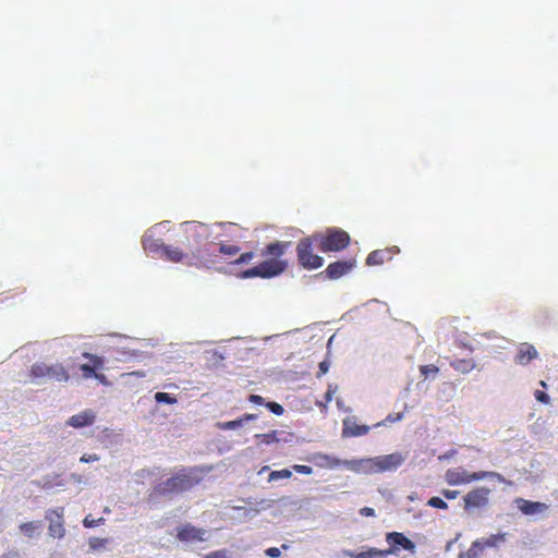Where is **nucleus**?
Segmentation results:
<instances>
[{
	"mask_svg": "<svg viewBox=\"0 0 558 558\" xmlns=\"http://www.w3.org/2000/svg\"><path fill=\"white\" fill-rule=\"evenodd\" d=\"M427 505L433 508H437V509H447L448 508L447 502L445 500H442L440 497H432L427 501Z\"/></svg>",
	"mask_w": 558,
	"mask_h": 558,
	"instance_id": "34",
	"label": "nucleus"
},
{
	"mask_svg": "<svg viewBox=\"0 0 558 558\" xmlns=\"http://www.w3.org/2000/svg\"><path fill=\"white\" fill-rule=\"evenodd\" d=\"M482 545L474 541L466 551H461L458 558H480L483 554Z\"/></svg>",
	"mask_w": 558,
	"mask_h": 558,
	"instance_id": "25",
	"label": "nucleus"
},
{
	"mask_svg": "<svg viewBox=\"0 0 558 558\" xmlns=\"http://www.w3.org/2000/svg\"><path fill=\"white\" fill-rule=\"evenodd\" d=\"M290 244V242L280 241L267 244L263 250L262 255L268 258L258 264L257 266L244 270L241 277L272 278L282 274L288 267V262L284 259H280V257L286 253Z\"/></svg>",
	"mask_w": 558,
	"mask_h": 558,
	"instance_id": "2",
	"label": "nucleus"
},
{
	"mask_svg": "<svg viewBox=\"0 0 558 558\" xmlns=\"http://www.w3.org/2000/svg\"><path fill=\"white\" fill-rule=\"evenodd\" d=\"M257 414H253V413H246L244 414L242 417H240L241 420H243V423L244 422H248V421H254L257 418Z\"/></svg>",
	"mask_w": 558,
	"mask_h": 558,
	"instance_id": "49",
	"label": "nucleus"
},
{
	"mask_svg": "<svg viewBox=\"0 0 558 558\" xmlns=\"http://www.w3.org/2000/svg\"><path fill=\"white\" fill-rule=\"evenodd\" d=\"M360 513L362 515H365V517H374L375 515V510L373 508H369V507H364L360 510Z\"/></svg>",
	"mask_w": 558,
	"mask_h": 558,
	"instance_id": "47",
	"label": "nucleus"
},
{
	"mask_svg": "<svg viewBox=\"0 0 558 558\" xmlns=\"http://www.w3.org/2000/svg\"><path fill=\"white\" fill-rule=\"evenodd\" d=\"M64 509L58 507L46 511L45 519L49 522L48 533L53 538H63L65 535L64 527Z\"/></svg>",
	"mask_w": 558,
	"mask_h": 558,
	"instance_id": "10",
	"label": "nucleus"
},
{
	"mask_svg": "<svg viewBox=\"0 0 558 558\" xmlns=\"http://www.w3.org/2000/svg\"><path fill=\"white\" fill-rule=\"evenodd\" d=\"M377 473L391 472L397 470L403 462L404 457L400 452L375 457Z\"/></svg>",
	"mask_w": 558,
	"mask_h": 558,
	"instance_id": "13",
	"label": "nucleus"
},
{
	"mask_svg": "<svg viewBox=\"0 0 558 558\" xmlns=\"http://www.w3.org/2000/svg\"><path fill=\"white\" fill-rule=\"evenodd\" d=\"M254 258L253 252H246L241 254L234 262V264H246L250 263Z\"/></svg>",
	"mask_w": 558,
	"mask_h": 558,
	"instance_id": "36",
	"label": "nucleus"
},
{
	"mask_svg": "<svg viewBox=\"0 0 558 558\" xmlns=\"http://www.w3.org/2000/svg\"><path fill=\"white\" fill-rule=\"evenodd\" d=\"M83 356L89 360L90 364H82L80 369L83 373L84 378H93L96 376L97 371L104 368L105 360L101 356L84 352Z\"/></svg>",
	"mask_w": 558,
	"mask_h": 558,
	"instance_id": "17",
	"label": "nucleus"
},
{
	"mask_svg": "<svg viewBox=\"0 0 558 558\" xmlns=\"http://www.w3.org/2000/svg\"><path fill=\"white\" fill-rule=\"evenodd\" d=\"M292 469L296 472V473H300V474H305V475H310L313 473V469L308 465H304V464H294L292 466Z\"/></svg>",
	"mask_w": 558,
	"mask_h": 558,
	"instance_id": "37",
	"label": "nucleus"
},
{
	"mask_svg": "<svg viewBox=\"0 0 558 558\" xmlns=\"http://www.w3.org/2000/svg\"><path fill=\"white\" fill-rule=\"evenodd\" d=\"M107 543V539L99 538V537H93L89 539V546L92 549H98L100 547H104Z\"/></svg>",
	"mask_w": 558,
	"mask_h": 558,
	"instance_id": "38",
	"label": "nucleus"
},
{
	"mask_svg": "<svg viewBox=\"0 0 558 558\" xmlns=\"http://www.w3.org/2000/svg\"><path fill=\"white\" fill-rule=\"evenodd\" d=\"M538 357V352L536 348L527 342H522L517 348V353L514 355V362L519 365H527L533 360Z\"/></svg>",
	"mask_w": 558,
	"mask_h": 558,
	"instance_id": "16",
	"label": "nucleus"
},
{
	"mask_svg": "<svg viewBox=\"0 0 558 558\" xmlns=\"http://www.w3.org/2000/svg\"><path fill=\"white\" fill-rule=\"evenodd\" d=\"M489 494L490 489L487 487H477L469 492L463 498L464 509L470 510L485 507L488 504Z\"/></svg>",
	"mask_w": 558,
	"mask_h": 558,
	"instance_id": "12",
	"label": "nucleus"
},
{
	"mask_svg": "<svg viewBox=\"0 0 558 558\" xmlns=\"http://www.w3.org/2000/svg\"><path fill=\"white\" fill-rule=\"evenodd\" d=\"M450 366L462 374H468L476 367L473 359H457L450 362Z\"/></svg>",
	"mask_w": 558,
	"mask_h": 558,
	"instance_id": "23",
	"label": "nucleus"
},
{
	"mask_svg": "<svg viewBox=\"0 0 558 558\" xmlns=\"http://www.w3.org/2000/svg\"><path fill=\"white\" fill-rule=\"evenodd\" d=\"M313 236L323 253L343 251L351 241L349 233L338 228L327 229L325 233L314 234Z\"/></svg>",
	"mask_w": 558,
	"mask_h": 558,
	"instance_id": "5",
	"label": "nucleus"
},
{
	"mask_svg": "<svg viewBox=\"0 0 558 558\" xmlns=\"http://www.w3.org/2000/svg\"><path fill=\"white\" fill-rule=\"evenodd\" d=\"M219 252L223 255L234 256L240 252V247L234 244L220 243Z\"/></svg>",
	"mask_w": 558,
	"mask_h": 558,
	"instance_id": "29",
	"label": "nucleus"
},
{
	"mask_svg": "<svg viewBox=\"0 0 558 558\" xmlns=\"http://www.w3.org/2000/svg\"><path fill=\"white\" fill-rule=\"evenodd\" d=\"M534 396H535V399L537 401H539V402H542L544 404H549V402H550L549 396L546 392L542 391V390H536Z\"/></svg>",
	"mask_w": 558,
	"mask_h": 558,
	"instance_id": "39",
	"label": "nucleus"
},
{
	"mask_svg": "<svg viewBox=\"0 0 558 558\" xmlns=\"http://www.w3.org/2000/svg\"><path fill=\"white\" fill-rule=\"evenodd\" d=\"M325 397H326V401H327V402L331 401V399H332V392H331V390H328V391L326 392V396H325Z\"/></svg>",
	"mask_w": 558,
	"mask_h": 558,
	"instance_id": "50",
	"label": "nucleus"
},
{
	"mask_svg": "<svg viewBox=\"0 0 558 558\" xmlns=\"http://www.w3.org/2000/svg\"><path fill=\"white\" fill-rule=\"evenodd\" d=\"M206 534V530L191 523L181 524L175 529V538L183 544L205 542L207 539Z\"/></svg>",
	"mask_w": 558,
	"mask_h": 558,
	"instance_id": "11",
	"label": "nucleus"
},
{
	"mask_svg": "<svg viewBox=\"0 0 558 558\" xmlns=\"http://www.w3.org/2000/svg\"><path fill=\"white\" fill-rule=\"evenodd\" d=\"M187 256L189 253L184 252L182 247L166 245V247H163L161 258L171 263H182Z\"/></svg>",
	"mask_w": 558,
	"mask_h": 558,
	"instance_id": "20",
	"label": "nucleus"
},
{
	"mask_svg": "<svg viewBox=\"0 0 558 558\" xmlns=\"http://www.w3.org/2000/svg\"><path fill=\"white\" fill-rule=\"evenodd\" d=\"M242 425H243V420H241V418L228 421V422H218L216 424L217 428H219L221 430L235 429V428L241 427Z\"/></svg>",
	"mask_w": 558,
	"mask_h": 558,
	"instance_id": "28",
	"label": "nucleus"
},
{
	"mask_svg": "<svg viewBox=\"0 0 558 558\" xmlns=\"http://www.w3.org/2000/svg\"><path fill=\"white\" fill-rule=\"evenodd\" d=\"M155 400L158 403H168V404H173L177 402V399L167 392H157L155 395Z\"/></svg>",
	"mask_w": 558,
	"mask_h": 558,
	"instance_id": "32",
	"label": "nucleus"
},
{
	"mask_svg": "<svg viewBox=\"0 0 558 558\" xmlns=\"http://www.w3.org/2000/svg\"><path fill=\"white\" fill-rule=\"evenodd\" d=\"M255 438L258 439L262 444H265V445H270L272 442H278L279 441L278 432L277 430H271V432L266 433V434H257L255 436Z\"/></svg>",
	"mask_w": 558,
	"mask_h": 558,
	"instance_id": "27",
	"label": "nucleus"
},
{
	"mask_svg": "<svg viewBox=\"0 0 558 558\" xmlns=\"http://www.w3.org/2000/svg\"><path fill=\"white\" fill-rule=\"evenodd\" d=\"M403 417V414L402 413H390L387 415V417L385 418V422H388V423H396V422H399L401 421Z\"/></svg>",
	"mask_w": 558,
	"mask_h": 558,
	"instance_id": "42",
	"label": "nucleus"
},
{
	"mask_svg": "<svg viewBox=\"0 0 558 558\" xmlns=\"http://www.w3.org/2000/svg\"><path fill=\"white\" fill-rule=\"evenodd\" d=\"M442 495L447 499H456L458 497V495H459V492L458 490L445 489V490H442Z\"/></svg>",
	"mask_w": 558,
	"mask_h": 558,
	"instance_id": "46",
	"label": "nucleus"
},
{
	"mask_svg": "<svg viewBox=\"0 0 558 558\" xmlns=\"http://www.w3.org/2000/svg\"><path fill=\"white\" fill-rule=\"evenodd\" d=\"M292 476V472L288 469L272 471L269 474L268 482H274L279 478H290Z\"/></svg>",
	"mask_w": 558,
	"mask_h": 558,
	"instance_id": "30",
	"label": "nucleus"
},
{
	"mask_svg": "<svg viewBox=\"0 0 558 558\" xmlns=\"http://www.w3.org/2000/svg\"><path fill=\"white\" fill-rule=\"evenodd\" d=\"M392 258V252L389 248L375 250L366 258V265L378 266Z\"/></svg>",
	"mask_w": 558,
	"mask_h": 558,
	"instance_id": "21",
	"label": "nucleus"
},
{
	"mask_svg": "<svg viewBox=\"0 0 558 558\" xmlns=\"http://www.w3.org/2000/svg\"><path fill=\"white\" fill-rule=\"evenodd\" d=\"M142 243L145 251L158 254L160 257L163 254V247L167 245L161 240L154 239L150 235H144Z\"/></svg>",
	"mask_w": 558,
	"mask_h": 558,
	"instance_id": "22",
	"label": "nucleus"
},
{
	"mask_svg": "<svg viewBox=\"0 0 558 558\" xmlns=\"http://www.w3.org/2000/svg\"><path fill=\"white\" fill-rule=\"evenodd\" d=\"M208 236V228L206 225L197 221H186L181 225L178 234V243L185 247L194 258H201L198 250L203 240Z\"/></svg>",
	"mask_w": 558,
	"mask_h": 558,
	"instance_id": "4",
	"label": "nucleus"
},
{
	"mask_svg": "<svg viewBox=\"0 0 558 558\" xmlns=\"http://www.w3.org/2000/svg\"><path fill=\"white\" fill-rule=\"evenodd\" d=\"M314 236H306L299 241L296 245V256L299 264L308 270L318 269L323 266L324 259L314 253Z\"/></svg>",
	"mask_w": 558,
	"mask_h": 558,
	"instance_id": "8",
	"label": "nucleus"
},
{
	"mask_svg": "<svg viewBox=\"0 0 558 558\" xmlns=\"http://www.w3.org/2000/svg\"><path fill=\"white\" fill-rule=\"evenodd\" d=\"M205 470L201 466L182 468L172 476L155 485L149 492L148 499L156 501L160 497H172L193 489L201 484Z\"/></svg>",
	"mask_w": 558,
	"mask_h": 558,
	"instance_id": "1",
	"label": "nucleus"
},
{
	"mask_svg": "<svg viewBox=\"0 0 558 558\" xmlns=\"http://www.w3.org/2000/svg\"><path fill=\"white\" fill-rule=\"evenodd\" d=\"M371 427L359 424L355 417H345L343 420L342 437H359L368 434Z\"/></svg>",
	"mask_w": 558,
	"mask_h": 558,
	"instance_id": "15",
	"label": "nucleus"
},
{
	"mask_svg": "<svg viewBox=\"0 0 558 558\" xmlns=\"http://www.w3.org/2000/svg\"><path fill=\"white\" fill-rule=\"evenodd\" d=\"M265 554L270 558H278L281 555V551L277 547H269L265 550Z\"/></svg>",
	"mask_w": 558,
	"mask_h": 558,
	"instance_id": "44",
	"label": "nucleus"
},
{
	"mask_svg": "<svg viewBox=\"0 0 558 558\" xmlns=\"http://www.w3.org/2000/svg\"><path fill=\"white\" fill-rule=\"evenodd\" d=\"M484 478H497L504 482V476L493 471H480L470 473L465 470L450 469L446 472V482L451 486L469 484Z\"/></svg>",
	"mask_w": 558,
	"mask_h": 558,
	"instance_id": "9",
	"label": "nucleus"
},
{
	"mask_svg": "<svg viewBox=\"0 0 558 558\" xmlns=\"http://www.w3.org/2000/svg\"><path fill=\"white\" fill-rule=\"evenodd\" d=\"M104 522H105L104 518L93 519L90 515H86L83 520V525L85 527H95V526L100 525Z\"/></svg>",
	"mask_w": 558,
	"mask_h": 558,
	"instance_id": "35",
	"label": "nucleus"
},
{
	"mask_svg": "<svg viewBox=\"0 0 558 558\" xmlns=\"http://www.w3.org/2000/svg\"><path fill=\"white\" fill-rule=\"evenodd\" d=\"M515 505L518 509L526 515L543 513L548 509V505L541 501H531L524 498H517Z\"/></svg>",
	"mask_w": 558,
	"mask_h": 558,
	"instance_id": "18",
	"label": "nucleus"
},
{
	"mask_svg": "<svg viewBox=\"0 0 558 558\" xmlns=\"http://www.w3.org/2000/svg\"><path fill=\"white\" fill-rule=\"evenodd\" d=\"M29 376L34 381L48 379L58 383H66L70 379L68 369L60 363L51 365L44 362L35 363L29 369Z\"/></svg>",
	"mask_w": 558,
	"mask_h": 558,
	"instance_id": "7",
	"label": "nucleus"
},
{
	"mask_svg": "<svg viewBox=\"0 0 558 558\" xmlns=\"http://www.w3.org/2000/svg\"><path fill=\"white\" fill-rule=\"evenodd\" d=\"M248 401L254 404H258V405H265V403H266L265 399L259 395H250Z\"/></svg>",
	"mask_w": 558,
	"mask_h": 558,
	"instance_id": "41",
	"label": "nucleus"
},
{
	"mask_svg": "<svg viewBox=\"0 0 558 558\" xmlns=\"http://www.w3.org/2000/svg\"><path fill=\"white\" fill-rule=\"evenodd\" d=\"M318 368H319V371H318L317 376L319 377V376L325 375L328 372L329 363L327 361H323L319 363Z\"/></svg>",
	"mask_w": 558,
	"mask_h": 558,
	"instance_id": "45",
	"label": "nucleus"
},
{
	"mask_svg": "<svg viewBox=\"0 0 558 558\" xmlns=\"http://www.w3.org/2000/svg\"><path fill=\"white\" fill-rule=\"evenodd\" d=\"M281 547H282L283 549H288V548H289V546H288L287 544H282V546H281Z\"/></svg>",
	"mask_w": 558,
	"mask_h": 558,
	"instance_id": "52",
	"label": "nucleus"
},
{
	"mask_svg": "<svg viewBox=\"0 0 558 558\" xmlns=\"http://www.w3.org/2000/svg\"><path fill=\"white\" fill-rule=\"evenodd\" d=\"M355 266V260H337L330 263L326 269L322 272L326 278L336 280L350 272Z\"/></svg>",
	"mask_w": 558,
	"mask_h": 558,
	"instance_id": "14",
	"label": "nucleus"
},
{
	"mask_svg": "<svg viewBox=\"0 0 558 558\" xmlns=\"http://www.w3.org/2000/svg\"><path fill=\"white\" fill-rule=\"evenodd\" d=\"M205 558H228L226 550H215L205 556Z\"/></svg>",
	"mask_w": 558,
	"mask_h": 558,
	"instance_id": "43",
	"label": "nucleus"
},
{
	"mask_svg": "<svg viewBox=\"0 0 558 558\" xmlns=\"http://www.w3.org/2000/svg\"><path fill=\"white\" fill-rule=\"evenodd\" d=\"M93 378L97 379L102 385H106V386L109 385V381H108L107 377L104 374H101V373L97 372L96 376H94Z\"/></svg>",
	"mask_w": 558,
	"mask_h": 558,
	"instance_id": "48",
	"label": "nucleus"
},
{
	"mask_svg": "<svg viewBox=\"0 0 558 558\" xmlns=\"http://www.w3.org/2000/svg\"><path fill=\"white\" fill-rule=\"evenodd\" d=\"M99 460V456L96 454V453H93V454H83L81 458H80V461L81 462H84V463H89V462H96Z\"/></svg>",
	"mask_w": 558,
	"mask_h": 558,
	"instance_id": "40",
	"label": "nucleus"
},
{
	"mask_svg": "<svg viewBox=\"0 0 558 558\" xmlns=\"http://www.w3.org/2000/svg\"><path fill=\"white\" fill-rule=\"evenodd\" d=\"M539 385H541L543 388H547V384H546V381H544V380H541V381H539Z\"/></svg>",
	"mask_w": 558,
	"mask_h": 558,
	"instance_id": "51",
	"label": "nucleus"
},
{
	"mask_svg": "<svg viewBox=\"0 0 558 558\" xmlns=\"http://www.w3.org/2000/svg\"><path fill=\"white\" fill-rule=\"evenodd\" d=\"M319 459L324 461L322 465H326L330 469L344 466L348 470L355 473L363 474H375L377 473L376 460L374 458L353 459V460H340L336 457L328 454H319Z\"/></svg>",
	"mask_w": 558,
	"mask_h": 558,
	"instance_id": "6",
	"label": "nucleus"
},
{
	"mask_svg": "<svg viewBox=\"0 0 558 558\" xmlns=\"http://www.w3.org/2000/svg\"><path fill=\"white\" fill-rule=\"evenodd\" d=\"M439 372V368L433 364L422 365L420 367L421 375L427 379L429 376H436Z\"/></svg>",
	"mask_w": 558,
	"mask_h": 558,
	"instance_id": "31",
	"label": "nucleus"
},
{
	"mask_svg": "<svg viewBox=\"0 0 558 558\" xmlns=\"http://www.w3.org/2000/svg\"><path fill=\"white\" fill-rule=\"evenodd\" d=\"M39 527H40L39 521H29V522L21 523L19 525L21 533H23L27 537H33Z\"/></svg>",
	"mask_w": 558,
	"mask_h": 558,
	"instance_id": "26",
	"label": "nucleus"
},
{
	"mask_svg": "<svg viewBox=\"0 0 558 558\" xmlns=\"http://www.w3.org/2000/svg\"><path fill=\"white\" fill-rule=\"evenodd\" d=\"M386 542L389 545V548L387 549H378L375 547H369L367 550L363 551L345 549L342 551V554L343 556L350 558H378L396 554L398 547H402L403 549L409 550L411 553L415 551V544L410 538H408L403 533L389 532L386 534Z\"/></svg>",
	"mask_w": 558,
	"mask_h": 558,
	"instance_id": "3",
	"label": "nucleus"
},
{
	"mask_svg": "<svg viewBox=\"0 0 558 558\" xmlns=\"http://www.w3.org/2000/svg\"><path fill=\"white\" fill-rule=\"evenodd\" d=\"M265 407L270 411L272 412L274 414L276 415H282L283 412H284V409L281 404L277 403V402H274V401H270V402H266L265 403Z\"/></svg>",
	"mask_w": 558,
	"mask_h": 558,
	"instance_id": "33",
	"label": "nucleus"
},
{
	"mask_svg": "<svg viewBox=\"0 0 558 558\" xmlns=\"http://www.w3.org/2000/svg\"><path fill=\"white\" fill-rule=\"evenodd\" d=\"M476 541L482 545L481 547L484 550L485 548L497 547L499 544L504 543L506 541V534H492L488 537H483Z\"/></svg>",
	"mask_w": 558,
	"mask_h": 558,
	"instance_id": "24",
	"label": "nucleus"
},
{
	"mask_svg": "<svg viewBox=\"0 0 558 558\" xmlns=\"http://www.w3.org/2000/svg\"><path fill=\"white\" fill-rule=\"evenodd\" d=\"M95 420L96 413L93 410L88 409L69 417V420L66 421V425L74 428H82L93 425Z\"/></svg>",
	"mask_w": 558,
	"mask_h": 558,
	"instance_id": "19",
	"label": "nucleus"
}]
</instances>
